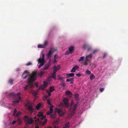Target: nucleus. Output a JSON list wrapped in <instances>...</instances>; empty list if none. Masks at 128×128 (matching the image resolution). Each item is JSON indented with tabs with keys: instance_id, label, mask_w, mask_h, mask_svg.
<instances>
[{
	"instance_id": "nucleus-1",
	"label": "nucleus",
	"mask_w": 128,
	"mask_h": 128,
	"mask_svg": "<svg viewBox=\"0 0 128 128\" xmlns=\"http://www.w3.org/2000/svg\"><path fill=\"white\" fill-rule=\"evenodd\" d=\"M37 72H33L31 75L28 79V83L31 88L33 87V85L32 82L36 80Z\"/></svg>"
},
{
	"instance_id": "nucleus-2",
	"label": "nucleus",
	"mask_w": 128,
	"mask_h": 128,
	"mask_svg": "<svg viewBox=\"0 0 128 128\" xmlns=\"http://www.w3.org/2000/svg\"><path fill=\"white\" fill-rule=\"evenodd\" d=\"M24 119L26 125L31 124L34 122L32 118L28 117V116H24Z\"/></svg>"
},
{
	"instance_id": "nucleus-3",
	"label": "nucleus",
	"mask_w": 128,
	"mask_h": 128,
	"mask_svg": "<svg viewBox=\"0 0 128 128\" xmlns=\"http://www.w3.org/2000/svg\"><path fill=\"white\" fill-rule=\"evenodd\" d=\"M21 93L20 92H18L14 96V101L13 102V105H15V104L18 103L21 101V98L20 96Z\"/></svg>"
},
{
	"instance_id": "nucleus-4",
	"label": "nucleus",
	"mask_w": 128,
	"mask_h": 128,
	"mask_svg": "<svg viewBox=\"0 0 128 128\" xmlns=\"http://www.w3.org/2000/svg\"><path fill=\"white\" fill-rule=\"evenodd\" d=\"M44 57V54H42V58H40L38 59V62L40 63V64L38 66V68H40L42 66L44 65L45 62Z\"/></svg>"
},
{
	"instance_id": "nucleus-5",
	"label": "nucleus",
	"mask_w": 128,
	"mask_h": 128,
	"mask_svg": "<svg viewBox=\"0 0 128 128\" xmlns=\"http://www.w3.org/2000/svg\"><path fill=\"white\" fill-rule=\"evenodd\" d=\"M54 49V48H51L49 51L48 53L46 54L48 58H51Z\"/></svg>"
},
{
	"instance_id": "nucleus-6",
	"label": "nucleus",
	"mask_w": 128,
	"mask_h": 128,
	"mask_svg": "<svg viewBox=\"0 0 128 128\" xmlns=\"http://www.w3.org/2000/svg\"><path fill=\"white\" fill-rule=\"evenodd\" d=\"M63 101L64 105L67 107H69L68 99V98H64L63 100Z\"/></svg>"
},
{
	"instance_id": "nucleus-7",
	"label": "nucleus",
	"mask_w": 128,
	"mask_h": 128,
	"mask_svg": "<svg viewBox=\"0 0 128 128\" xmlns=\"http://www.w3.org/2000/svg\"><path fill=\"white\" fill-rule=\"evenodd\" d=\"M43 104L41 102H40L36 106V108L37 110H38L40 108H43Z\"/></svg>"
},
{
	"instance_id": "nucleus-8",
	"label": "nucleus",
	"mask_w": 128,
	"mask_h": 128,
	"mask_svg": "<svg viewBox=\"0 0 128 128\" xmlns=\"http://www.w3.org/2000/svg\"><path fill=\"white\" fill-rule=\"evenodd\" d=\"M60 68V65H58L57 66H54L53 67V72H56Z\"/></svg>"
},
{
	"instance_id": "nucleus-9",
	"label": "nucleus",
	"mask_w": 128,
	"mask_h": 128,
	"mask_svg": "<svg viewBox=\"0 0 128 128\" xmlns=\"http://www.w3.org/2000/svg\"><path fill=\"white\" fill-rule=\"evenodd\" d=\"M54 106H51L50 108V111H48L46 113V114L47 115H49L51 114L53 111L52 108H53Z\"/></svg>"
},
{
	"instance_id": "nucleus-10",
	"label": "nucleus",
	"mask_w": 128,
	"mask_h": 128,
	"mask_svg": "<svg viewBox=\"0 0 128 128\" xmlns=\"http://www.w3.org/2000/svg\"><path fill=\"white\" fill-rule=\"evenodd\" d=\"M48 86V83L46 81H44L42 86L40 87V88L43 90L45 88H46Z\"/></svg>"
},
{
	"instance_id": "nucleus-11",
	"label": "nucleus",
	"mask_w": 128,
	"mask_h": 128,
	"mask_svg": "<svg viewBox=\"0 0 128 128\" xmlns=\"http://www.w3.org/2000/svg\"><path fill=\"white\" fill-rule=\"evenodd\" d=\"M28 71L27 70H25L23 73L22 75V77L24 79L26 78L28 76Z\"/></svg>"
},
{
	"instance_id": "nucleus-12",
	"label": "nucleus",
	"mask_w": 128,
	"mask_h": 128,
	"mask_svg": "<svg viewBox=\"0 0 128 128\" xmlns=\"http://www.w3.org/2000/svg\"><path fill=\"white\" fill-rule=\"evenodd\" d=\"M77 106V104H74L73 106H72V108H70V110H76Z\"/></svg>"
},
{
	"instance_id": "nucleus-13",
	"label": "nucleus",
	"mask_w": 128,
	"mask_h": 128,
	"mask_svg": "<svg viewBox=\"0 0 128 128\" xmlns=\"http://www.w3.org/2000/svg\"><path fill=\"white\" fill-rule=\"evenodd\" d=\"M74 75V74L73 73H71L70 74H67L66 75V76L67 78L70 77H72Z\"/></svg>"
},
{
	"instance_id": "nucleus-14",
	"label": "nucleus",
	"mask_w": 128,
	"mask_h": 128,
	"mask_svg": "<svg viewBox=\"0 0 128 128\" xmlns=\"http://www.w3.org/2000/svg\"><path fill=\"white\" fill-rule=\"evenodd\" d=\"M65 93L66 94L68 95L70 97L72 96V93L69 90H67L66 91Z\"/></svg>"
},
{
	"instance_id": "nucleus-15",
	"label": "nucleus",
	"mask_w": 128,
	"mask_h": 128,
	"mask_svg": "<svg viewBox=\"0 0 128 128\" xmlns=\"http://www.w3.org/2000/svg\"><path fill=\"white\" fill-rule=\"evenodd\" d=\"M56 72H53L52 73V77L54 80H56Z\"/></svg>"
},
{
	"instance_id": "nucleus-16",
	"label": "nucleus",
	"mask_w": 128,
	"mask_h": 128,
	"mask_svg": "<svg viewBox=\"0 0 128 128\" xmlns=\"http://www.w3.org/2000/svg\"><path fill=\"white\" fill-rule=\"evenodd\" d=\"M74 47L73 46H71L69 48V51L72 54L74 50Z\"/></svg>"
},
{
	"instance_id": "nucleus-17",
	"label": "nucleus",
	"mask_w": 128,
	"mask_h": 128,
	"mask_svg": "<svg viewBox=\"0 0 128 128\" xmlns=\"http://www.w3.org/2000/svg\"><path fill=\"white\" fill-rule=\"evenodd\" d=\"M28 110L30 112H32L34 111L33 108L31 106H28Z\"/></svg>"
},
{
	"instance_id": "nucleus-18",
	"label": "nucleus",
	"mask_w": 128,
	"mask_h": 128,
	"mask_svg": "<svg viewBox=\"0 0 128 128\" xmlns=\"http://www.w3.org/2000/svg\"><path fill=\"white\" fill-rule=\"evenodd\" d=\"M50 65V62L48 63V64L46 65L45 67L44 68V70H47L48 68Z\"/></svg>"
},
{
	"instance_id": "nucleus-19",
	"label": "nucleus",
	"mask_w": 128,
	"mask_h": 128,
	"mask_svg": "<svg viewBox=\"0 0 128 128\" xmlns=\"http://www.w3.org/2000/svg\"><path fill=\"white\" fill-rule=\"evenodd\" d=\"M75 99L76 100H78L79 95L78 94H76L74 95Z\"/></svg>"
},
{
	"instance_id": "nucleus-20",
	"label": "nucleus",
	"mask_w": 128,
	"mask_h": 128,
	"mask_svg": "<svg viewBox=\"0 0 128 128\" xmlns=\"http://www.w3.org/2000/svg\"><path fill=\"white\" fill-rule=\"evenodd\" d=\"M95 78V76L92 74H91L90 76V78L91 80H92L94 79Z\"/></svg>"
},
{
	"instance_id": "nucleus-21",
	"label": "nucleus",
	"mask_w": 128,
	"mask_h": 128,
	"mask_svg": "<svg viewBox=\"0 0 128 128\" xmlns=\"http://www.w3.org/2000/svg\"><path fill=\"white\" fill-rule=\"evenodd\" d=\"M74 80V78H71L70 79H67L66 80V81L67 82H72Z\"/></svg>"
},
{
	"instance_id": "nucleus-22",
	"label": "nucleus",
	"mask_w": 128,
	"mask_h": 128,
	"mask_svg": "<svg viewBox=\"0 0 128 128\" xmlns=\"http://www.w3.org/2000/svg\"><path fill=\"white\" fill-rule=\"evenodd\" d=\"M89 59H87L86 58V59L85 60V61L84 63V65H87L88 64V62L89 61Z\"/></svg>"
},
{
	"instance_id": "nucleus-23",
	"label": "nucleus",
	"mask_w": 128,
	"mask_h": 128,
	"mask_svg": "<svg viewBox=\"0 0 128 128\" xmlns=\"http://www.w3.org/2000/svg\"><path fill=\"white\" fill-rule=\"evenodd\" d=\"M69 124V122L66 123L65 124V127L64 128H69L70 127Z\"/></svg>"
},
{
	"instance_id": "nucleus-24",
	"label": "nucleus",
	"mask_w": 128,
	"mask_h": 128,
	"mask_svg": "<svg viewBox=\"0 0 128 128\" xmlns=\"http://www.w3.org/2000/svg\"><path fill=\"white\" fill-rule=\"evenodd\" d=\"M62 108H58L56 110V111H57L58 113H60L62 111Z\"/></svg>"
},
{
	"instance_id": "nucleus-25",
	"label": "nucleus",
	"mask_w": 128,
	"mask_h": 128,
	"mask_svg": "<svg viewBox=\"0 0 128 128\" xmlns=\"http://www.w3.org/2000/svg\"><path fill=\"white\" fill-rule=\"evenodd\" d=\"M55 89L53 87L51 86L50 87V92H52Z\"/></svg>"
},
{
	"instance_id": "nucleus-26",
	"label": "nucleus",
	"mask_w": 128,
	"mask_h": 128,
	"mask_svg": "<svg viewBox=\"0 0 128 128\" xmlns=\"http://www.w3.org/2000/svg\"><path fill=\"white\" fill-rule=\"evenodd\" d=\"M92 57V54H90L86 56V58L87 59L91 58Z\"/></svg>"
},
{
	"instance_id": "nucleus-27",
	"label": "nucleus",
	"mask_w": 128,
	"mask_h": 128,
	"mask_svg": "<svg viewBox=\"0 0 128 128\" xmlns=\"http://www.w3.org/2000/svg\"><path fill=\"white\" fill-rule=\"evenodd\" d=\"M38 48H44L45 47L43 44L42 45L40 44H38Z\"/></svg>"
},
{
	"instance_id": "nucleus-28",
	"label": "nucleus",
	"mask_w": 128,
	"mask_h": 128,
	"mask_svg": "<svg viewBox=\"0 0 128 128\" xmlns=\"http://www.w3.org/2000/svg\"><path fill=\"white\" fill-rule=\"evenodd\" d=\"M74 102H73V101L72 100L71 102L70 106V108H72V106L74 104Z\"/></svg>"
},
{
	"instance_id": "nucleus-29",
	"label": "nucleus",
	"mask_w": 128,
	"mask_h": 128,
	"mask_svg": "<svg viewBox=\"0 0 128 128\" xmlns=\"http://www.w3.org/2000/svg\"><path fill=\"white\" fill-rule=\"evenodd\" d=\"M50 117L52 118H54L56 117V115L55 114H52L50 116Z\"/></svg>"
},
{
	"instance_id": "nucleus-30",
	"label": "nucleus",
	"mask_w": 128,
	"mask_h": 128,
	"mask_svg": "<svg viewBox=\"0 0 128 128\" xmlns=\"http://www.w3.org/2000/svg\"><path fill=\"white\" fill-rule=\"evenodd\" d=\"M21 114V113L20 112V111H19L16 114V116L17 117L19 116Z\"/></svg>"
},
{
	"instance_id": "nucleus-31",
	"label": "nucleus",
	"mask_w": 128,
	"mask_h": 128,
	"mask_svg": "<svg viewBox=\"0 0 128 128\" xmlns=\"http://www.w3.org/2000/svg\"><path fill=\"white\" fill-rule=\"evenodd\" d=\"M13 80L12 79H10L8 80V82L11 84H12L13 83Z\"/></svg>"
},
{
	"instance_id": "nucleus-32",
	"label": "nucleus",
	"mask_w": 128,
	"mask_h": 128,
	"mask_svg": "<svg viewBox=\"0 0 128 128\" xmlns=\"http://www.w3.org/2000/svg\"><path fill=\"white\" fill-rule=\"evenodd\" d=\"M47 122V120L46 119H45L44 121L42 123V125L43 126L46 124Z\"/></svg>"
},
{
	"instance_id": "nucleus-33",
	"label": "nucleus",
	"mask_w": 128,
	"mask_h": 128,
	"mask_svg": "<svg viewBox=\"0 0 128 128\" xmlns=\"http://www.w3.org/2000/svg\"><path fill=\"white\" fill-rule=\"evenodd\" d=\"M44 74V72H41L38 73V75L40 76H42Z\"/></svg>"
},
{
	"instance_id": "nucleus-34",
	"label": "nucleus",
	"mask_w": 128,
	"mask_h": 128,
	"mask_svg": "<svg viewBox=\"0 0 128 128\" xmlns=\"http://www.w3.org/2000/svg\"><path fill=\"white\" fill-rule=\"evenodd\" d=\"M43 115V114L41 112H39L38 113V116L40 118L41 116H42Z\"/></svg>"
},
{
	"instance_id": "nucleus-35",
	"label": "nucleus",
	"mask_w": 128,
	"mask_h": 128,
	"mask_svg": "<svg viewBox=\"0 0 128 128\" xmlns=\"http://www.w3.org/2000/svg\"><path fill=\"white\" fill-rule=\"evenodd\" d=\"M84 58V56H82L78 60V61L80 62L82 61H83Z\"/></svg>"
},
{
	"instance_id": "nucleus-36",
	"label": "nucleus",
	"mask_w": 128,
	"mask_h": 128,
	"mask_svg": "<svg viewBox=\"0 0 128 128\" xmlns=\"http://www.w3.org/2000/svg\"><path fill=\"white\" fill-rule=\"evenodd\" d=\"M75 113V110H72L71 113L70 114L72 116Z\"/></svg>"
},
{
	"instance_id": "nucleus-37",
	"label": "nucleus",
	"mask_w": 128,
	"mask_h": 128,
	"mask_svg": "<svg viewBox=\"0 0 128 128\" xmlns=\"http://www.w3.org/2000/svg\"><path fill=\"white\" fill-rule=\"evenodd\" d=\"M46 117L45 115L44 116H41L40 118L41 120H43L44 119L46 118Z\"/></svg>"
},
{
	"instance_id": "nucleus-38",
	"label": "nucleus",
	"mask_w": 128,
	"mask_h": 128,
	"mask_svg": "<svg viewBox=\"0 0 128 128\" xmlns=\"http://www.w3.org/2000/svg\"><path fill=\"white\" fill-rule=\"evenodd\" d=\"M28 86L29 85H26L24 87V90H27L28 88Z\"/></svg>"
},
{
	"instance_id": "nucleus-39",
	"label": "nucleus",
	"mask_w": 128,
	"mask_h": 128,
	"mask_svg": "<svg viewBox=\"0 0 128 128\" xmlns=\"http://www.w3.org/2000/svg\"><path fill=\"white\" fill-rule=\"evenodd\" d=\"M48 44V42L47 41H45L44 42V44L43 45L44 46V47H45V46L47 45Z\"/></svg>"
},
{
	"instance_id": "nucleus-40",
	"label": "nucleus",
	"mask_w": 128,
	"mask_h": 128,
	"mask_svg": "<svg viewBox=\"0 0 128 128\" xmlns=\"http://www.w3.org/2000/svg\"><path fill=\"white\" fill-rule=\"evenodd\" d=\"M73 68H74L75 70L78 69L79 68V66L77 65L75 66Z\"/></svg>"
},
{
	"instance_id": "nucleus-41",
	"label": "nucleus",
	"mask_w": 128,
	"mask_h": 128,
	"mask_svg": "<svg viewBox=\"0 0 128 128\" xmlns=\"http://www.w3.org/2000/svg\"><path fill=\"white\" fill-rule=\"evenodd\" d=\"M47 92L48 93V96H51V92H50V91H47Z\"/></svg>"
},
{
	"instance_id": "nucleus-42",
	"label": "nucleus",
	"mask_w": 128,
	"mask_h": 128,
	"mask_svg": "<svg viewBox=\"0 0 128 128\" xmlns=\"http://www.w3.org/2000/svg\"><path fill=\"white\" fill-rule=\"evenodd\" d=\"M16 112H17V110L15 108L14 109V112L13 113V115L14 116L15 115V114Z\"/></svg>"
},
{
	"instance_id": "nucleus-43",
	"label": "nucleus",
	"mask_w": 128,
	"mask_h": 128,
	"mask_svg": "<svg viewBox=\"0 0 128 128\" xmlns=\"http://www.w3.org/2000/svg\"><path fill=\"white\" fill-rule=\"evenodd\" d=\"M86 72L87 74H90L91 73V72L88 70L86 71Z\"/></svg>"
},
{
	"instance_id": "nucleus-44",
	"label": "nucleus",
	"mask_w": 128,
	"mask_h": 128,
	"mask_svg": "<svg viewBox=\"0 0 128 128\" xmlns=\"http://www.w3.org/2000/svg\"><path fill=\"white\" fill-rule=\"evenodd\" d=\"M47 103L50 105H51V104L50 103V100H47Z\"/></svg>"
},
{
	"instance_id": "nucleus-45",
	"label": "nucleus",
	"mask_w": 128,
	"mask_h": 128,
	"mask_svg": "<svg viewBox=\"0 0 128 128\" xmlns=\"http://www.w3.org/2000/svg\"><path fill=\"white\" fill-rule=\"evenodd\" d=\"M60 85H61L63 87H64L66 86V84L64 83V82L62 83Z\"/></svg>"
},
{
	"instance_id": "nucleus-46",
	"label": "nucleus",
	"mask_w": 128,
	"mask_h": 128,
	"mask_svg": "<svg viewBox=\"0 0 128 128\" xmlns=\"http://www.w3.org/2000/svg\"><path fill=\"white\" fill-rule=\"evenodd\" d=\"M76 70H75V69L74 68H73L72 69L71 72H74L76 71Z\"/></svg>"
},
{
	"instance_id": "nucleus-47",
	"label": "nucleus",
	"mask_w": 128,
	"mask_h": 128,
	"mask_svg": "<svg viewBox=\"0 0 128 128\" xmlns=\"http://www.w3.org/2000/svg\"><path fill=\"white\" fill-rule=\"evenodd\" d=\"M32 64V63L31 62H28L26 64V66H29L31 65Z\"/></svg>"
},
{
	"instance_id": "nucleus-48",
	"label": "nucleus",
	"mask_w": 128,
	"mask_h": 128,
	"mask_svg": "<svg viewBox=\"0 0 128 128\" xmlns=\"http://www.w3.org/2000/svg\"><path fill=\"white\" fill-rule=\"evenodd\" d=\"M64 114V112H62L61 114H60V116H62Z\"/></svg>"
},
{
	"instance_id": "nucleus-49",
	"label": "nucleus",
	"mask_w": 128,
	"mask_h": 128,
	"mask_svg": "<svg viewBox=\"0 0 128 128\" xmlns=\"http://www.w3.org/2000/svg\"><path fill=\"white\" fill-rule=\"evenodd\" d=\"M69 54H71V53H70V52L69 51H67L66 52L65 54L66 55H67Z\"/></svg>"
},
{
	"instance_id": "nucleus-50",
	"label": "nucleus",
	"mask_w": 128,
	"mask_h": 128,
	"mask_svg": "<svg viewBox=\"0 0 128 128\" xmlns=\"http://www.w3.org/2000/svg\"><path fill=\"white\" fill-rule=\"evenodd\" d=\"M87 46H88V45L87 44H84V46H83V47H84V48H86L87 47Z\"/></svg>"
},
{
	"instance_id": "nucleus-51",
	"label": "nucleus",
	"mask_w": 128,
	"mask_h": 128,
	"mask_svg": "<svg viewBox=\"0 0 128 128\" xmlns=\"http://www.w3.org/2000/svg\"><path fill=\"white\" fill-rule=\"evenodd\" d=\"M106 55V53H104V55L102 57L103 58H104Z\"/></svg>"
},
{
	"instance_id": "nucleus-52",
	"label": "nucleus",
	"mask_w": 128,
	"mask_h": 128,
	"mask_svg": "<svg viewBox=\"0 0 128 128\" xmlns=\"http://www.w3.org/2000/svg\"><path fill=\"white\" fill-rule=\"evenodd\" d=\"M104 90V88H101L100 89V92H102Z\"/></svg>"
},
{
	"instance_id": "nucleus-53",
	"label": "nucleus",
	"mask_w": 128,
	"mask_h": 128,
	"mask_svg": "<svg viewBox=\"0 0 128 128\" xmlns=\"http://www.w3.org/2000/svg\"><path fill=\"white\" fill-rule=\"evenodd\" d=\"M56 59H54V60L53 62V63L54 64H55L56 62Z\"/></svg>"
},
{
	"instance_id": "nucleus-54",
	"label": "nucleus",
	"mask_w": 128,
	"mask_h": 128,
	"mask_svg": "<svg viewBox=\"0 0 128 128\" xmlns=\"http://www.w3.org/2000/svg\"><path fill=\"white\" fill-rule=\"evenodd\" d=\"M98 51V50H94L93 52V54H94L96 53V52Z\"/></svg>"
},
{
	"instance_id": "nucleus-55",
	"label": "nucleus",
	"mask_w": 128,
	"mask_h": 128,
	"mask_svg": "<svg viewBox=\"0 0 128 128\" xmlns=\"http://www.w3.org/2000/svg\"><path fill=\"white\" fill-rule=\"evenodd\" d=\"M76 76H81V74H80V73H79L78 74H76Z\"/></svg>"
},
{
	"instance_id": "nucleus-56",
	"label": "nucleus",
	"mask_w": 128,
	"mask_h": 128,
	"mask_svg": "<svg viewBox=\"0 0 128 128\" xmlns=\"http://www.w3.org/2000/svg\"><path fill=\"white\" fill-rule=\"evenodd\" d=\"M17 121L16 120L14 121L12 123V124H15V123Z\"/></svg>"
},
{
	"instance_id": "nucleus-57",
	"label": "nucleus",
	"mask_w": 128,
	"mask_h": 128,
	"mask_svg": "<svg viewBox=\"0 0 128 128\" xmlns=\"http://www.w3.org/2000/svg\"><path fill=\"white\" fill-rule=\"evenodd\" d=\"M56 56L57 55L56 54H55L54 56V59H56Z\"/></svg>"
},
{
	"instance_id": "nucleus-58",
	"label": "nucleus",
	"mask_w": 128,
	"mask_h": 128,
	"mask_svg": "<svg viewBox=\"0 0 128 128\" xmlns=\"http://www.w3.org/2000/svg\"><path fill=\"white\" fill-rule=\"evenodd\" d=\"M46 128H52L51 126H49L47 127Z\"/></svg>"
},
{
	"instance_id": "nucleus-59",
	"label": "nucleus",
	"mask_w": 128,
	"mask_h": 128,
	"mask_svg": "<svg viewBox=\"0 0 128 128\" xmlns=\"http://www.w3.org/2000/svg\"><path fill=\"white\" fill-rule=\"evenodd\" d=\"M54 128H58V127L56 126H54Z\"/></svg>"
},
{
	"instance_id": "nucleus-60",
	"label": "nucleus",
	"mask_w": 128,
	"mask_h": 128,
	"mask_svg": "<svg viewBox=\"0 0 128 128\" xmlns=\"http://www.w3.org/2000/svg\"><path fill=\"white\" fill-rule=\"evenodd\" d=\"M19 70H20V69H19V68H17V69H16V70L17 71H19Z\"/></svg>"
},
{
	"instance_id": "nucleus-61",
	"label": "nucleus",
	"mask_w": 128,
	"mask_h": 128,
	"mask_svg": "<svg viewBox=\"0 0 128 128\" xmlns=\"http://www.w3.org/2000/svg\"><path fill=\"white\" fill-rule=\"evenodd\" d=\"M17 120H18V121H19V122H20V118H18V119H17Z\"/></svg>"
},
{
	"instance_id": "nucleus-62",
	"label": "nucleus",
	"mask_w": 128,
	"mask_h": 128,
	"mask_svg": "<svg viewBox=\"0 0 128 128\" xmlns=\"http://www.w3.org/2000/svg\"><path fill=\"white\" fill-rule=\"evenodd\" d=\"M34 128H38V126H36Z\"/></svg>"
},
{
	"instance_id": "nucleus-63",
	"label": "nucleus",
	"mask_w": 128,
	"mask_h": 128,
	"mask_svg": "<svg viewBox=\"0 0 128 128\" xmlns=\"http://www.w3.org/2000/svg\"><path fill=\"white\" fill-rule=\"evenodd\" d=\"M70 84H72L73 83V82H70Z\"/></svg>"
},
{
	"instance_id": "nucleus-64",
	"label": "nucleus",
	"mask_w": 128,
	"mask_h": 128,
	"mask_svg": "<svg viewBox=\"0 0 128 128\" xmlns=\"http://www.w3.org/2000/svg\"><path fill=\"white\" fill-rule=\"evenodd\" d=\"M60 78V79L62 80L63 79V78L62 77V78Z\"/></svg>"
}]
</instances>
